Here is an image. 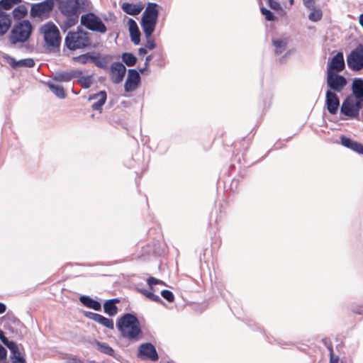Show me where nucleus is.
<instances>
[{"label":"nucleus","mask_w":363,"mask_h":363,"mask_svg":"<svg viewBox=\"0 0 363 363\" xmlns=\"http://www.w3.org/2000/svg\"><path fill=\"white\" fill-rule=\"evenodd\" d=\"M157 7L158 5L156 3H148L140 20V26L146 39L145 45L149 50H153L157 45L152 34L159 16Z\"/></svg>","instance_id":"1"},{"label":"nucleus","mask_w":363,"mask_h":363,"mask_svg":"<svg viewBox=\"0 0 363 363\" xmlns=\"http://www.w3.org/2000/svg\"><path fill=\"white\" fill-rule=\"evenodd\" d=\"M116 327L121 333V337L130 340H136V316L125 313L118 319Z\"/></svg>","instance_id":"2"},{"label":"nucleus","mask_w":363,"mask_h":363,"mask_svg":"<svg viewBox=\"0 0 363 363\" xmlns=\"http://www.w3.org/2000/svg\"><path fill=\"white\" fill-rule=\"evenodd\" d=\"M33 26L28 20H23L14 24L9 34L11 44L25 43L31 35Z\"/></svg>","instance_id":"3"},{"label":"nucleus","mask_w":363,"mask_h":363,"mask_svg":"<svg viewBox=\"0 0 363 363\" xmlns=\"http://www.w3.org/2000/svg\"><path fill=\"white\" fill-rule=\"evenodd\" d=\"M88 33L82 30L70 31L65 38V44L71 50L84 48L90 45Z\"/></svg>","instance_id":"4"},{"label":"nucleus","mask_w":363,"mask_h":363,"mask_svg":"<svg viewBox=\"0 0 363 363\" xmlns=\"http://www.w3.org/2000/svg\"><path fill=\"white\" fill-rule=\"evenodd\" d=\"M40 30L48 47L52 48H59L61 37L59 29L55 24L48 23L44 25Z\"/></svg>","instance_id":"5"},{"label":"nucleus","mask_w":363,"mask_h":363,"mask_svg":"<svg viewBox=\"0 0 363 363\" xmlns=\"http://www.w3.org/2000/svg\"><path fill=\"white\" fill-rule=\"evenodd\" d=\"M81 24L87 29L104 33L106 32V27L102 21L92 13H88L81 16Z\"/></svg>","instance_id":"6"},{"label":"nucleus","mask_w":363,"mask_h":363,"mask_svg":"<svg viewBox=\"0 0 363 363\" xmlns=\"http://www.w3.org/2000/svg\"><path fill=\"white\" fill-rule=\"evenodd\" d=\"M348 67L352 71L363 69V44H359L347 57Z\"/></svg>","instance_id":"7"},{"label":"nucleus","mask_w":363,"mask_h":363,"mask_svg":"<svg viewBox=\"0 0 363 363\" xmlns=\"http://www.w3.org/2000/svg\"><path fill=\"white\" fill-rule=\"evenodd\" d=\"M53 0H45L43 2L34 4L30 9V16L33 18H47L53 9Z\"/></svg>","instance_id":"8"},{"label":"nucleus","mask_w":363,"mask_h":363,"mask_svg":"<svg viewBox=\"0 0 363 363\" xmlns=\"http://www.w3.org/2000/svg\"><path fill=\"white\" fill-rule=\"evenodd\" d=\"M138 357L143 360L157 362L159 355L155 347L150 342H145L140 345L138 348Z\"/></svg>","instance_id":"9"},{"label":"nucleus","mask_w":363,"mask_h":363,"mask_svg":"<svg viewBox=\"0 0 363 363\" xmlns=\"http://www.w3.org/2000/svg\"><path fill=\"white\" fill-rule=\"evenodd\" d=\"M346 78L337 73H327V86L329 89L335 92H341L347 85Z\"/></svg>","instance_id":"10"},{"label":"nucleus","mask_w":363,"mask_h":363,"mask_svg":"<svg viewBox=\"0 0 363 363\" xmlns=\"http://www.w3.org/2000/svg\"><path fill=\"white\" fill-rule=\"evenodd\" d=\"M340 114L351 119L359 120L358 111L353 104V96H347L342 103L340 110Z\"/></svg>","instance_id":"11"},{"label":"nucleus","mask_w":363,"mask_h":363,"mask_svg":"<svg viewBox=\"0 0 363 363\" xmlns=\"http://www.w3.org/2000/svg\"><path fill=\"white\" fill-rule=\"evenodd\" d=\"M60 9L65 16L79 14L82 11V6L79 0H65L61 2Z\"/></svg>","instance_id":"12"},{"label":"nucleus","mask_w":363,"mask_h":363,"mask_svg":"<svg viewBox=\"0 0 363 363\" xmlns=\"http://www.w3.org/2000/svg\"><path fill=\"white\" fill-rule=\"evenodd\" d=\"M125 73L126 68L121 62H116L111 65L109 74L113 83H121L123 80Z\"/></svg>","instance_id":"13"},{"label":"nucleus","mask_w":363,"mask_h":363,"mask_svg":"<svg viewBox=\"0 0 363 363\" xmlns=\"http://www.w3.org/2000/svg\"><path fill=\"white\" fill-rule=\"evenodd\" d=\"M345 67L344 55L342 52H338L328 63L327 73H338Z\"/></svg>","instance_id":"14"},{"label":"nucleus","mask_w":363,"mask_h":363,"mask_svg":"<svg viewBox=\"0 0 363 363\" xmlns=\"http://www.w3.org/2000/svg\"><path fill=\"white\" fill-rule=\"evenodd\" d=\"M325 106L328 111L331 115H335L337 113L340 107V99L336 93L331 90L326 91Z\"/></svg>","instance_id":"15"},{"label":"nucleus","mask_w":363,"mask_h":363,"mask_svg":"<svg viewBox=\"0 0 363 363\" xmlns=\"http://www.w3.org/2000/svg\"><path fill=\"white\" fill-rule=\"evenodd\" d=\"M340 143L342 146L352 150V151L363 155V145L357 141L352 140L344 135H340Z\"/></svg>","instance_id":"16"},{"label":"nucleus","mask_w":363,"mask_h":363,"mask_svg":"<svg viewBox=\"0 0 363 363\" xmlns=\"http://www.w3.org/2000/svg\"><path fill=\"white\" fill-rule=\"evenodd\" d=\"M5 60L6 62L14 69L18 67H33L35 66V62L32 58H27L21 60H16L13 57L10 56H6Z\"/></svg>","instance_id":"17"},{"label":"nucleus","mask_w":363,"mask_h":363,"mask_svg":"<svg viewBox=\"0 0 363 363\" xmlns=\"http://www.w3.org/2000/svg\"><path fill=\"white\" fill-rule=\"evenodd\" d=\"M82 74V72L80 70H70L62 72L57 74L54 79L60 82H67L71 81L72 79L79 77Z\"/></svg>","instance_id":"18"},{"label":"nucleus","mask_w":363,"mask_h":363,"mask_svg":"<svg viewBox=\"0 0 363 363\" xmlns=\"http://www.w3.org/2000/svg\"><path fill=\"white\" fill-rule=\"evenodd\" d=\"M11 23L10 15L0 10V37L4 35L9 31Z\"/></svg>","instance_id":"19"},{"label":"nucleus","mask_w":363,"mask_h":363,"mask_svg":"<svg viewBox=\"0 0 363 363\" xmlns=\"http://www.w3.org/2000/svg\"><path fill=\"white\" fill-rule=\"evenodd\" d=\"M120 303V300L118 298H112L107 300L104 303V312L108 314L109 316H114L118 313V308L116 306V303Z\"/></svg>","instance_id":"20"},{"label":"nucleus","mask_w":363,"mask_h":363,"mask_svg":"<svg viewBox=\"0 0 363 363\" xmlns=\"http://www.w3.org/2000/svg\"><path fill=\"white\" fill-rule=\"evenodd\" d=\"M124 88L126 92L134 91L136 89V69H129Z\"/></svg>","instance_id":"21"},{"label":"nucleus","mask_w":363,"mask_h":363,"mask_svg":"<svg viewBox=\"0 0 363 363\" xmlns=\"http://www.w3.org/2000/svg\"><path fill=\"white\" fill-rule=\"evenodd\" d=\"M80 302L86 308L94 309L95 311H101V304L96 300L87 296H82L79 297Z\"/></svg>","instance_id":"22"},{"label":"nucleus","mask_w":363,"mask_h":363,"mask_svg":"<svg viewBox=\"0 0 363 363\" xmlns=\"http://www.w3.org/2000/svg\"><path fill=\"white\" fill-rule=\"evenodd\" d=\"M350 96L363 98V79L355 78L352 84V94Z\"/></svg>","instance_id":"23"},{"label":"nucleus","mask_w":363,"mask_h":363,"mask_svg":"<svg viewBox=\"0 0 363 363\" xmlns=\"http://www.w3.org/2000/svg\"><path fill=\"white\" fill-rule=\"evenodd\" d=\"M138 292L142 294L145 298L149 300L160 303L162 305H165V303L162 300V298L154 294V290L151 289H145L142 288L138 287Z\"/></svg>","instance_id":"24"},{"label":"nucleus","mask_w":363,"mask_h":363,"mask_svg":"<svg viewBox=\"0 0 363 363\" xmlns=\"http://www.w3.org/2000/svg\"><path fill=\"white\" fill-rule=\"evenodd\" d=\"M91 99H98V101L94 103L91 106L93 110H101L102 106L105 104L106 100V93L105 91H101L95 94Z\"/></svg>","instance_id":"25"},{"label":"nucleus","mask_w":363,"mask_h":363,"mask_svg":"<svg viewBox=\"0 0 363 363\" xmlns=\"http://www.w3.org/2000/svg\"><path fill=\"white\" fill-rule=\"evenodd\" d=\"M94 344L96 346L97 350L103 354L114 357L115 351L106 342H101L98 340H94Z\"/></svg>","instance_id":"26"},{"label":"nucleus","mask_w":363,"mask_h":363,"mask_svg":"<svg viewBox=\"0 0 363 363\" xmlns=\"http://www.w3.org/2000/svg\"><path fill=\"white\" fill-rule=\"evenodd\" d=\"M13 17L15 20L23 18L28 13V9L25 5H19L13 10Z\"/></svg>","instance_id":"27"},{"label":"nucleus","mask_w":363,"mask_h":363,"mask_svg":"<svg viewBox=\"0 0 363 363\" xmlns=\"http://www.w3.org/2000/svg\"><path fill=\"white\" fill-rule=\"evenodd\" d=\"M95 322L102 325L103 326L113 330L114 328V323L112 319L106 318L101 314H98Z\"/></svg>","instance_id":"28"},{"label":"nucleus","mask_w":363,"mask_h":363,"mask_svg":"<svg viewBox=\"0 0 363 363\" xmlns=\"http://www.w3.org/2000/svg\"><path fill=\"white\" fill-rule=\"evenodd\" d=\"M272 44L275 47V53L279 55L285 50L287 42L286 40L274 39L272 40Z\"/></svg>","instance_id":"29"},{"label":"nucleus","mask_w":363,"mask_h":363,"mask_svg":"<svg viewBox=\"0 0 363 363\" xmlns=\"http://www.w3.org/2000/svg\"><path fill=\"white\" fill-rule=\"evenodd\" d=\"M154 252L155 251L152 246L147 245L145 247H142L141 253L140 255H138V259L145 260L150 255H153Z\"/></svg>","instance_id":"30"},{"label":"nucleus","mask_w":363,"mask_h":363,"mask_svg":"<svg viewBox=\"0 0 363 363\" xmlns=\"http://www.w3.org/2000/svg\"><path fill=\"white\" fill-rule=\"evenodd\" d=\"M49 87L50 90L59 98L64 99L66 96L65 89L61 85L50 84Z\"/></svg>","instance_id":"31"},{"label":"nucleus","mask_w":363,"mask_h":363,"mask_svg":"<svg viewBox=\"0 0 363 363\" xmlns=\"http://www.w3.org/2000/svg\"><path fill=\"white\" fill-rule=\"evenodd\" d=\"M121 57L128 66H133L136 63V57L132 53L124 52Z\"/></svg>","instance_id":"32"},{"label":"nucleus","mask_w":363,"mask_h":363,"mask_svg":"<svg viewBox=\"0 0 363 363\" xmlns=\"http://www.w3.org/2000/svg\"><path fill=\"white\" fill-rule=\"evenodd\" d=\"M93 56L90 53H86L83 55H80L79 56L74 57L72 60L74 62H79L80 64L84 65L87 63L89 60L91 61V58Z\"/></svg>","instance_id":"33"},{"label":"nucleus","mask_w":363,"mask_h":363,"mask_svg":"<svg viewBox=\"0 0 363 363\" xmlns=\"http://www.w3.org/2000/svg\"><path fill=\"white\" fill-rule=\"evenodd\" d=\"M129 23V31H130V35L131 40L136 44V22L130 18L128 20Z\"/></svg>","instance_id":"34"},{"label":"nucleus","mask_w":363,"mask_h":363,"mask_svg":"<svg viewBox=\"0 0 363 363\" xmlns=\"http://www.w3.org/2000/svg\"><path fill=\"white\" fill-rule=\"evenodd\" d=\"M312 12L308 15V19L313 22H317L320 21L323 17V13L320 9H311Z\"/></svg>","instance_id":"35"},{"label":"nucleus","mask_w":363,"mask_h":363,"mask_svg":"<svg viewBox=\"0 0 363 363\" xmlns=\"http://www.w3.org/2000/svg\"><path fill=\"white\" fill-rule=\"evenodd\" d=\"M21 1V0H0V6L5 10H9Z\"/></svg>","instance_id":"36"},{"label":"nucleus","mask_w":363,"mask_h":363,"mask_svg":"<svg viewBox=\"0 0 363 363\" xmlns=\"http://www.w3.org/2000/svg\"><path fill=\"white\" fill-rule=\"evenodd\" d=\"M121 8L128 14L136 15V4L123 3Z\"/></svg>","instance_id":"37"},{"label":"nucleus","mask_w":363,"mask_h":363,"mask_svg":"<svg viewBox=\"0 0 363 363\" xmlns=\"http://www.w3.org/2000/svg\"><path fill=\"white\" fill-rule=\"evenodd\" d=\"M78 83L82 86L84 89H88L91 86L92 84V77L91 76H85L81 77L78 79Z\"/></svg>","instance_id":"38"},{"label":"nucleus","mask_w":363,"mask_h":363,"mask_svg":"<svg viewBox=\"0 0 363 363\" xmlns=\"http://www.w3.org/2000/svg\"><path fill=\"white\" fill-rule=\"evenodd\" d=\"M261 13L264 16L265 19L268 21H274L276 20V16L269 9L265 7L260 8Z\"/></svg>","instance_id":"39"},{"label":"nucleus","mask_w":363,"mask_h":363,"mask_svg":"<svg viewBox=\"0 0 363 363\" xmlns=\"http://www.w3.org/2000/svg\"><path fill=\"white\" fill-rule=\"evenodd\" d=\"M79 14H73V15H67V19L65 22V24L67 27H72L74 26L79 20Z\"/></svg>","instance_id":"40"},{"label":"nucleus","mask_w":363,"mask_h":363,"mask_svg":"<svg viewBox=\"0 0 363 363\" xmlns=\"http://www.w3.org/2000/svg\"><path fill=\"white\" fill-rule=\"evenodd\" d=\"M91 62L98 67L104 68L106 67V61L104 58L93 56L91 58Z\"/></svg>","instance_id":"41"},{"label":"nucleus","mask_w":363,"mask_h":363,"mask_svg":"<svg viewBox=\"0 0 363 363\" xmlns=\"http://www.w3.org/2000/svg\"><path fill=\"white\" fill-rule=\"evenodd\" d=\"M4 344L11 350V354H18V352H19L18 347L14 342L9 341L7 339V341H5Z\"/></svg>","instance_id":"42"},{"label":"nucleus","mask_w":363,"mask_h":363,"mask_svg":"<svg viewBox=\"0 0 363 363\" xmlns=\"http://www.w3.org/2000/svg\"><path fill=\"white\" fill-rule=\"evenodd\" d=\"M161 296L168 302H173L174 301V294L167 289H164L161 291Z\"/></svg>","instance_id":"43"},{"label":"nucleus","mask_w":363,"mask_h":363,"mask_svg":"<svg viewBox=\"0 0 363 363\" xmlns=\"http://www.w3.org/2000/svg\"><path fill=\"white\" fill-rule=\"evenodd\" d=\"M147 284H148L150 289L154 290L153 285L164 284V282L162 280L157 279L150 276L147 279Z\"/></svg>","instance_id":"44"},{"label":"nucleus","mask_w":363,"mask_h":363,"mask_svg":"<svg viewBox=\"0 0 363 363\" xmlns=\"http://www.w3.org/2000/svg\"><path fill=\"white\" fill-rule=\"evenodd\" d=\"M11 358L12 359V363H26V360L21 355L20 351L18 352V354H11Z\"/></svg>","instance_id":"45"},{"label":"nucleus","mask_w":363,"mask_h":363,"mask_svg":"<svg viewBox=\"0 0 363 363\" xmlns=\"http://www.w3.org/2000/svg\"><path fill=\"white\" fill-rule=\"evenodd\" d=\"M353 104L358 111V116H359V111L363 106V98L353 96Z\"/></svg>","instance_id":"46"},{"label":"nucleus","mask_w":363,"mask_h":363,"mask_svg":"<svg viewBox=\"0 0 363 363\" xmlns=\"http://www.w3.org/2000/svg\"><path fill=\"white\" fill-rule=\"evenodd\" d=\"M268 6L272 10L277 11L278 9H281L280 4L276 0H266Z\"/></svg>","instance_id":"47"},{"label":"nucleus","mask_w":363,"mask_h":363,"mask_svg":"<svg viewBox=\"0 0 363 363\" xmlns=\"http://www.w3.org/2000/svg\"><path fill=\"white\" fill-rule=\"evenodd\" d=\"M303 5L308 9H314L315 8V0H303Z\"/></svg>","instance_id":"48"},{"label":"nucleus","mask_w":363,"mask_h":363,"mask_svg":"<svg viewBox=\"0 0 363 363\" xmlns=\"http://www.w3.org/2000/svg\"><path fill=\"white\" fill-rule=\"evenodd\" d=\"M98 314L99 313H93L91 311H84V315L86 318L93 320L94 321H95Z\"/></svg>","instance_id":"49"},{"label":"nucleus","mask_w":363,"mask_h":363,"mask_svg":"<svg viewBox=\"0 0 363 363\" xmlns=\"http://www.w3.org/2000/svg\"><path fill=\"white\" fill-rule=\"evenodd\" d=\"M7 351L6 350L0 345V362L4 361L6 359Z\"/></svg>","instance_id":"50"},{"label":"nucleus","mask_w":363,"mask_h":363,"mask_svg":"<svg viewBox=\"0 0 363 363\" xmlns=\"http://www.w3.org/2000/svg\"><path fill=\"white\" fill-rule=\"evenodd\" d=\"M328 350H330V363H338L339 358H338V357H334L332 346L328 347Z\"/></svg>","instance_id":"51"},{"label":"nucleus","mask_w":363,"mask_h":363,"mask_svg":"<svg viewBox=\"0 0 363 363\" xmlns=\"http://www.w3.org/2000/svg\"><path fill=\"white\" fill-rule=\"evenodd\" d=\"M352 311L357 314L363 315V306H355L352 308Z\"/></svg>","instance_id":"52"},{"label":"nucleus","mask_w":363,"mask_h":363,"mask_svg":"<svg viewBox=\"0 0 363 363\" xmlns=\"http://www.w3.org/2000/svg\"><path fill=\"white\" fill-rule=\"evenodd\" d=\"M143 45H144V47H141L139 49H138V53L142 56H144L145 55L147 54V49H148L147 48L145 47V43L143 44Z\"/></svg>","instance_id":"53"},{"label":"nucleus","mask_w":363,"mask_h":363,"mask_svg":"<svg viewBox=\"0 0 363 363\" xmlns=\"http://www.w3.org/2000/svg\"><path fill=\"white\" fill-rule=\"evenodd\" d=\"M143 337V331L140 325V322L138 320V340L142 338Z\"/></svg>","instance_id":"54"},{"label":"nucleus","mask_w":363,"mask_h":363,"mask_svg":"<svg viewBox=\"0 0 363 363\" xmlns=\"http://www.w3.org/2000/svg\"><path fill=\"white\" fill-rule=\"evenodd\" d=\"M145 70V68H140L138 69V86L139 85L140 82V74H143Z\"/></svg>","instance_id":"55"},{"label":"nucleus","mask_w":363,"mask_h":363,"mask_svg":"<svg viewBox=\"0 0 363 363\" xmlns=\"http://www.w3.org/2000/svg\"><path fill=\"white\" fill-rule=\"evenodd\" d=\"M0 340L4 343L7 341V337L4 335V333L0 329Z\"/></svg>","instance_id":"56"},{"label":"nucleus","mask_w":363,"mask_h":363,"mask_svg":"<svg viewBox=\"0 0 363 363\" xmlns=\"http://www.w3.org/2000/svg\"><path fill=\"white\" fill-rule=\"evenodd\" d=\"M144 9V5L142 2H138V14Z\"/></svg>","instance_id":"57"},{"label":"nucleus","mask_w":363,"mask_h":363,"mask_svg":"<svg viewBox=\"0 0 363 363\" xmlns=\"http://www.w3.org/2000/svg\"><path fill=\"white\" fill-rule=\"evenodd\" d=\"M6 307L5 304L0 302V314L4 313L6 311Z\"/></svg>","instance_id":"58"},{"label":"nucleus","mask_w":363,"mask_h":363,"mask_svg":"<svg viewBox=\"0 0 363 363\" xmlns=\"http://www.w3.org/2000/svg\"><path fill=\"white\" fill-rule=\"evenodd\" d=\"M277 11H278V13L281 16H284L286 14V12L285 11V10H284L282 9V7L281 6V9H278L277 10Z\"/></svg>","instance_id":"59"},{"label":"nucleus","mask_w":363,"mask_h":363,"mask_svg":"<svg viewBox=\"0 0 363 363\" xmlns=\"http://www.w3.org/2000/svg\"><path fill=\"white\" fill-rule=\"evenodd\" d=\"M71 363H83L82 360L79 359H77V358H73L71 361Z\"/></svg>","instance_id":"60"},{"label":"nucleus","mask_w":363,"mask_h":363,"mask_svg":"<svg viewBox=\"0 0 363 363\" xmlns=\"http://www.w3.org/2000/svg\"><path fill=\"white\" fill-rule=\"evenodd\" d=\"M140 36H141V32L140 31L139 28L138 27V45L140 44Z\"/></svg>","instance_id":"61"},{"label":"nucleus","mask_w":363,"mask_h":363,"mask_svg":"<svg viewBox=\"0 0 363 363\" xmlns=\"http://www.w3.org/2000/svg\"><path fill=\"white\" fill-rule=\"evenodd\" d=\"M152 59V56L151 55H148L145 58V65H147V62L151 60Z\"/></svg>","instance_id":"62"},{"label":"nucleus","mask_w":363,"mask_h":363,"mask_svg":"<svg viewBox=\"0 0 363 363\" xmlns=\"http://www.w3.org/2000/svg\"><path fill=\"white\" fill-rule=\"evenodd\" d=\"M294 0H289V3L291 5L294 4Z\"/></svg>","instance_id":"63"}]
</instances>
